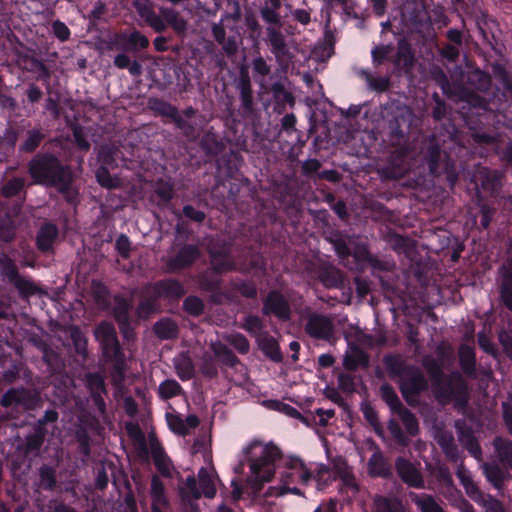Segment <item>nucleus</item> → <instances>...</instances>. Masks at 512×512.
<instances>
[{"label": "nucleus", "mask_w": 512, "mask_h": 512, "mask_svg": "<svg viewBox=\"0 0 512 512\" xmlns=\"http://www.w3.org/2000/svg\"><path fill=\"white\" fill-rule=\"evenodd\" d=\"M175 369L182 380H189L194 376V366L188 356L180 355L177 357L175 359Z\"/></svg>", "instance_id": "473e14b6"}, {"label": "nucleus", "mask_w": 512, "mask_h": 512, "mask_svg": "<svg viewBox=\"0 0 512 512\" xmlns=\"http://www.w3.org/2000/svg\"><path fill=\"white\" fill-rule=\"evenodd\" d=\"M183 307L188 314L199 316L204 310V303L196 296H189L185 299Z\"/></svg>", "instance_id": "3c124183"}, {"label": "nucleus", "mask_w": 512, "mask_h": 512, "mask_svg": "<svg viewBox=\"0 0 512 512\" xmlns=\"http://www.w3.org/2000/svg\"><path fill=\"white\" fill-rule=\"evenodd\" d=\"M93 295H94L96 302L98 303V305L100 307H102V308L107 307L109 300H108V292H107V289L105 286H103L99 283H94L93 284Z\"/></svg>", "instance_id": "69168bd1"}, {"label": "nucleus", "mask_w": 512, "mask_h": 512, "mask_svg": "<svg viewBox=\"0 0 512 512\" xmlns=\"http://www.w3.org/2000/svg\"><path fill=\"white\" fill-rule=\"evenodd\" d=\"M154 332L160 339H173L178 334V325L170 318H163L155 323Z\"/></svg>", "instance_id": "c85d7f7f"}, {"label": "nucleus", "mask_w": 512, "mask_h": 512, "mask_svg": "<svg viewBox=\"0 0 512 512\" xmlns=\"http://www.w3.org/2000/svg\"><path fill=\"white\" fill-rule=\"evenodd\" d=\"M374 512H405V508L400 499L395 496H375L373 500Z\"/></svg>", "instance_id": "6ab92c4d"}, {"label": "nucleus", "mask_w": 512, "mask_h": 512, "mask_svg": "<svg viewBox=\"0 0 512 512\" xmlns=\"http://www.w3.org/2000/svg\"><path fill=\"white\" fill-rule=\"evenodd\" d=\"M278 9H274L273 7H264L261 9L260 13L263 20L271 25L277 26V29H280L282 26L280 15L277 13Z\"/></svg>", "instance_id": "052dcab7"}, {"label": "nucleus", "mask_w": 512, "mask_h": 512, "mask_svg": "<svg viewBox=\"0 0 512 512\" xmlns=\"http://www.w3.org/2000/svg\"><path fill=\"white\" fill-rule=\"evenodd\" d=\"M263 313L265 315L273 314L280 320H288L290 318V306L283 295L272 291L264 300Z\"/></svg>", "instance_id": "9d476101"}, {"label": "nucleus", "mask_w": 512, "mask_h": 512, "mask_svg": "<svg viewBox=\"0 0 512 512\" xmlns=\"http://www.w3.org/2000/svg\"><path fill=\"white\" fill-rule=\"evenodd\" d=\"M95 337L100 342L103 355L115 363L120 370L124 364L123 354L116 336L114 326L108 322L100 323L95 329Z\"/></svg>", "instance_id": "20e7f679"}, {"label": "nucleus", "mask_w": 512, "mask_h": 512, "mask_svg": "<svg viewBox=\"0 0 512 512\" xmlns=\"http://www.w3.org/2000/svg\"><path fill=\"white\" fill-rule=\"evenodd\" d=\"M367 363V355L355 345L349 347L343 359L344 367L350 371H354L360 366H365Z\"/></svg>", "instance_id": "4be33fe9"}, {"label": "nucleus", "mask_w": 512, "mask_h": 512, "mask_svg": "<svg viewBox=\"0 0 512 512\" xmlns=\"http://www.w3.org/2000/svg\"><path fill=\"white\" fill-rule=\"evenodd\" d=\"M260 348L274 360H279L280 355L278 346L274 338L264 333L260 338L257 339Z\"/></svg>", "instance_id": "a19ab883"}, {"label": "nucleus", "mask_w": 512, "mask_h": 512, "mask_svg": "<svg viewBox=\"0 0 512 512\" xmlns=\"http://www.w3.org/2000/svg\"><path fill=\"white\" fill-rule=\"evenodd\" d=\"M240 18V9L236 5L233 14H225L222 16L219 23H213L211 26L212 35L215 41L221 46L222 51L227 56H233L238 51V43L236 38L233 36L226 37V31L224 28V22L229 19L237 21Z\"/></svg>", "instance_id": "0eeeda50"}, {"label": "nucleus", "mask_w": 512, "mask_h": 512, "mask_svg": "<svg viewBox=\"0 0 512 512\" xmlns=\"http://www.w3.org/2000/svg\"><path fill=\"white\" fill-rule=\"evenodd\" d=\"M150 451L159 473L164 477H172L175 471L174 465L157 440L150 441Z\"/></svg>", "instance_id": "f8f14e48"}, {"label": "nucleus", "mask_w": 512, "mask_h": 512, "mask_svg": "<svg viewBox=\"0 0 512 512\" xmlns=\"http://www.w3.org/2000/svg\"><path fill=\"white\" fill-rule=\"evenodd\" d=\"M156 293L159 296L169 298H179L185 294L183 286L176 280H165L155 286Z\"/></svg>", "instance_id": "cd10ccee"}, {"label": "nucleus", "mask_w": 512, "mask_h": 512, "mask_svg": "<svg viewBox=\"0 0 512 512\" xmlns=\"http://www.w3.org/2000/svg\"><path fill=\"white\" fill-rule=\"evenodd\" d=\"M212 269L217 273H225L234 269L235 265L229 255V249L226 246L216 248L209 247Z\"/></svg>", "instance_id": "4468645a"}, {"label": "nucleus", "mask_w": 512, "mask_h": 512, "mask_svg": "<svg viewBox=\"0 0 512 512\" xmlns=\"http://www.w3.org/2000/svg\"><path fill=\"white\" fill-rule=\"evenodd\" d=\"M127 41L133 48L145 49L149 45L148 38L141 34L139 31L132 32L128 37Z\"/></svg>", "instance_id": "774afa93"}, {"label": "nucleus", "mask_w": 512, "mask_h": 512, "mask_svg": "<svg viewBox=\"0 0 512 512\" xmlns=\"http://www.w3.org/2000/svg\"><path fill=\"white\" fill-rule=\"evenodd\" d=\"M88 388L92 394L105 393L104 379L97 373H89L86 376Z\"/></svg>", "instance_id": "864d4df0"}, {"label": "nucleus", "mask_w": 512, "mask_h": 512, "mask_svg": "<svg viewBox=\"0 0 512 512\" xmlns=\"http://www.w3.org/2000/svg\"><path fill=\"white\" fill-rule=\"evenodd\" d=\"M501 299L503 304L512 311V262L503 267Z\"/></svg>", "instance_id": "393cba45"}, {"label": "nucleus", "mask_w": 512, "mask_h": 512, "mask_svg": "<svg viewBox=\"0 0 512 512\" xmlns=\"http://www.w3.org/2000/svg\"><path fill=\"white\" fill-rule=\"evenodd\" d=\"M198 485L200 497L203 495L207 498H213L216 494V489L211 476L207 469L201 468L198 472Z\"/></svg>", "instance_id": "7c9ffc66"}, {"label": "nucleus", "mask_w": 512, "mask_h": 512, "mask_svg": "<svg viewBox=\"0 0 512 512\" xmlns=\"http://www.w3.org/2000/svg\"><path fill=\"white\" fill-rule=\"evenodd\" d=\"M459 358L463 372L468 376H475V354L473 348L465 344L461 345Z\"/></svg>", "instance_id": "c756f323"}, {"label": "nucleus", "mask_w": 512, "mask_h": 512, "mask_svg": "<svg viewBox=\"0 0 512 512\" xmlns=\"http://www.w3.org/2000/svg\"><path fill=\"white\" fill-rule=\"evenodd\" d=\"M237 89L239 90L240 94L253 93L250 76L245 67H242L240 70V76L237 82Z\"/></svg>", "instance_id": "e2e57ef3"}, {"label": "nucleus", "mask_w": 512, "mask_h": 512, "mask_svg": "<svg viewBox=\"0 0 512 512\" xmlns=\"http://www.w3.org/2000/svg\"><path fill=\"white\" fill-rule=\"evenodd\" d=\"M407 432L414 436L419 431L418 421L414 414L404 406L396 411Z\"/></svg>", "instance_id": "72a5a7b5"}, {"label": "nucleus", "mask_w": 512, "mask_h": 512, "mask_svg": "<svg viewBox=\"0 0 512 512\" xmlns=\"http://www.w3.org/2000/svg\"><path fill=\"white\" fill-rule=\"evenodd\" d=\"M252 69L261 89L267 92L268 85L266 77L271 74V66L262 56H257L252 60Z\"/></svg>", "instance_id": "5701e85b"}, {"label": "nucleus", "mask_w": 512, "mask_h": 512, "mask_svg": "<svg viewBox=\"0 0 512 512\" xmlns=\"http://www.w3.org/2000/svg\"><path fill=\"white\" fill-rule=\"evenodd\" d=\"M182 393V387L173 379L163 381L158 387V394L162 399H170Z\"/></svg>", "instance_id": "c9c22d12"}, {"label": "nucleus", "mask_w": 512, "mask_h": 512, "mask_svg": "<svg viewBox=\"0 0 512 512\" xmlns=\"http://www.w3.org/2000/svg\"><path fill=\"white\" fill-rule=\"evenodd\" d=\"M291 468L293 470V475L297 476L303 484H307L310 481L311 473L301 460H293Z\"/></svg>", "instance_id": "5fc2aeb1"}, {"label": "nucleus", "mask_w": 512, "mask_h": 512, "mask_svg": "<svg viewBox=\"0 0 512 512\" xmlns=\"http://www.w3.org/2000/svg\"><path fill=\"white\" fill-rule=\"evenodd\" d=\"M386 364L387 368L390 372V374L393 377H397L398 380H401L406 373L407 370H409L412 366H406L402 360L398 357H388L386 358Z\"/></svg>", "instance_id": "a18cd8bd"}, {"label": "nucleus", "mask_w": 512, "mask_h": 512, "mask_svg": "<svg viewBox=\"0 0 512 512\" xmlns=\"http://www.w3.org/2000/svg\"><path fill=\"white\" fill-rule=\"evenodd\" d=\"M168 426L174 432L180 435H186L188 433L187 425L184 420L178 415L174 413H167L166 415Z\"/></svg>", "instance_id": "603ef678"}, {"label": "nucleus", "mask_w": 512, "mask_h": 512, "mask_svg": "<svg viewBox=\"0 0 512 512\" xmlns=\"http://www.w3.org/2000/svg\"><path fill=\"white\" fill-rule=\"evenodd\" d=\"M333 468L336 475L343 482V485L350 489L353 493H357L359 490L358 484L347 462L342 459L336 460L334 462Z\"/></svg>", "instance_id": "a211bd4d"}, {"label": "nucleus", "mask_w": 512, "mask_h": 512, "mask_svg": "<svg viewBox=\"0 0 512 512\" xmlns=\"http://www.w3.org/2000/svg\"><path fill=\"white\" fill-rule=\"evenodd\" d=\"M410 498L421 512H444L439 503L431 495L411 493Z\"/></svg>", "instance_id": "a878e982"}, {"label": "nucleus", "mask_w": 512, "mask_h": 512, "mask_svg": "<svg viewBox=\"0 0 512 512\" xmlns=\"http://www.w3.org/2000/svg\"><path fill=\"white\" fill-rule=\"evenodd\" d=\"M131 305L123 298H115L113 314L118 324H125L129 321V310Z\"/></svg>", "instance_id": "ea45409f"}, {"label": "nucleus", "mask_w": 512, "mask_h": 512, "mask_svg": "<svg viewBox=\"0 0 512 512\" xmlns=\"http://www.w3.org/2000/svg\"><path fill=\"white\" fill-rule=\"evenodd\" d=\"M24 185V178L14 177L3 185L2 194L7 198L16 196L22 191Z\"/></svg>", "instance_id": "de8ad7c7"}, {"label": "nucleus", "mask_w": 512, "mask_h": 512, "mask_svg": "<svg viewBox=\"0 0 512 512\" xmlns=\"http://www.w3.org/2000/svg\"><path fill=\"white\" fill-rule=\"evenodd\" d=\"M422 364L426 371L428 372L431 382H435L443 377V371L441 365L438 363L436 359L431 356H425L423 358Z\"/></svg>", "instance_id": "49530a36"}, {"label": "nucleus", "mask_w": 512, "mask_h": 512, "mask_svg": "<svg viewBox=\"0 0 512 512\" xmlns=\"http://www.w3.org/2000/svg\"><path fill=\"white\" fill-rule=\"evenodd\" d=\"M267 91H271L276 100H282L284 102H288L291 105L294 103L292 94L286 91L285 86L281 81L273 83Z\"/></svg>", "instance_id": "8fccbe9b"}, {"label": "nucleus", "mask_w": 512, "mask_h": 512, "mask_svg": "<svg viewBox=\"0 0 512 512\" xmlns=\"http://www.w3.org/2000/svg\"><path fill=\"white\" fill-rule=\"evenodd\" d=\"M200 255V251L195 245L183 247L174 257L167 262L171 271H177L190 266Z\"/></svg>", "instance_id": "ddd939ff"}, {"label": "nucleus", "mask_w": 512, "mask_h": 512, "mask_svg": "<svg viewBox=\"0 0 512 512\" xmlns=\"http://www.w3.org/2000/svg\"><path fill=\"white\" fill-rule=\"evenodd\" d=\"M39 487L44 490H53L56 487L55 470L47 465L39 468Z\"/></svg>", "instance_id": "f704fd0d"}, {"label": "nucleus", "mask_w": 512, "mask_h": 512, "mask_svg": "<svg viewBox=\"0 0 512 512\" xmlns=\"http://www.w3.org/2000/svg\"><path fill=\"white\" fill-rule=\"evenodd\" d=\"M96 179L98 183L107 189L118 188L121 185L119 178L111 176L106 167L101 166L96 171Z\"/></svg>", "instance_id": "37998d69"}, {"label": "nucleus", "mask_w": 512, "mask_h": 512, "mask_svg": "<svg viewBox=\"0 0 512 512\" xmlns=\"http://www.w3.org/2000/svg\"><path fill=\"white\" fill-rule=\"evenodd\" d=\"M166 26L169 25L178 35L184 36L187 33L188 21L180 15V13L168 7L159 9Z\"/></svg>", "instance_id": "2eb2a0df"}, {"label": "nucleus", "mask_w": 512, "mask_h": 512, "mask_svg": "<svg viewBox=\"0 0 512 512\" xmlns=\"http://www.w3.org/2000/svg\"><path fill=\"white\" fill-rule=\"evenodd\" d=\"M458 439L461 445L477 460H482V449L473 435V432L467 428H460Z\"/></svg>", "instance_id": "412c9836"}, {"label": "nucleus", "mask_w": 512, "mask_h": 512, "mask_svg": "<svg viewBox=\"0 0 512 512\" xmlns=\"http://www.w3.org/2000/svg\"><path fill=\"white\" fill-rule=\"evenodd\" d=\"M333 318L328 315L306 311L304 330L311 338L330 341L334 336Z\"/></svg>", "instance_id": "39448f33"}, {"label": "nucleus", "mask_w": 512, "mask_h": 512, "mask_svg": "<svg viewBox=\"0 0 512 512\" xmlns=\"http://www.w3.org/2000/svg\"><path fill=\"white\" fill-rule=\"evenodd\" d=\"M266 33L271 52L275 56L276 62L281 68H288L292 62L293 55L288 48L285 36L280 29H277L275 26H268Z\"/></svg>", "instance_id": "6e6552de"}, {"label": "nucleus", "mask_w": 512, "mask_h": 512, "mask_svg": "<svg viewBox=\"0 0 512 512\" xmlns=\"http://www.w3.org/2000/svg\"><path fill=\"white\" fill-rule=\"evenodd\" d=\"M361 75L365 78L369 88L373 91L384 92L390 86V80L387 77H374L367 71H361Z\"/></svg>", "instance_id": "58836bf2"}, {"label": "nucleus", "mask_w": 512, "mask_h": 512, "mask_svg": "<svg viewBox=\"0 0 512 512\" xmlns=\"http://www.w3.org/2000/svg\"><path fill=\"white\" fill-rule=\"evenodd\" d=\"M482 469L487 480L497 489H500L510 477V474L505 469L495 463H484Z\"/></svg>", "instance_id": "aec40b11"}, {"label": "nucleus", "mask_w": 512, "mask_h": 512, "mask_svg": "<svg viewBox=\"0 0 512 512\" xmlns=\"http://www.w3.org/2000/svg\"><path fill=\"white\" fill-rule=\"evenodd\" d=\"M58 235L57 227L53 224H45L37 235V246L41 251H48Z\"/></svg>", "instance_id": "bb28decb"}, {"label": "nucleus", "mask_w": 512, "mask_h": 512, "mask_svg": "<svg viewBox=\"0 0 512 512\" xmlns=\"http://www.w3.org/2000/svg\"><path fill=\"white\" fill-rule=\"evenodd\" d=\"M395 466L403 482L415 488H424L422 474L410 461L399 457L396 459Z\"/></svg>", "instance_id": "9b49d317"}, {"label": "nucleus", "mask_w": 512, "mask_h": 512, "mask_svg": "<svg viewBox=\"0 0 512 512\" xmlns=\"http://www.w3.org/2000/svg\"><path fill=\"white\" fill-rule=\"evenodd\" d=\"M432 389L437 400L442 404L454 400L463 407L467 403V383L459 373H451L447 379L444 376L441 377L432 383Z\"/></svg>", "instance_id": "7ed1b4c3"}, {"label": "nucleus", "mask_w": 512, "mask_h": 512, "mask_svg": "<svg viewBox=\"0 0 512 512\" xmlns=\"http://www.w3.org/2000/svg\"><path fill=\"white\" fill-rule=\"evenodd\" d=\"M436 442L442 448L446 457L454 463H457L460 459L459 451L454 443L453 435L445 430L438 429L434 436Z\"/></svg>", "instance_id": "dca6fc26"}, {"label": "nucleus", "mask_w": 512, "mask_h": 512, "mask_svg": "<svg viewBox=\"0 0 512 512\" xmlns=\"http://www.w3.org/2000/svg\"><path fill=\"white\" fill-rule=\"evenodd\" d=\"M3 407L20 406L21 407V389H9L1 398Z\"/></svg>", "instance_id": "4d7b16f0"}, {"label": "nucleus", "mask_w": 512, "mask_h": 512, "mask_svg": "<svg viewBox=\"0 0 512 512\" xmlns=\"http://www.w3.org/2000/svg\"><path fill=\"white\" fill-rule=\"evenodd\" d=\"M44 437L41 433H34L26 437L25 453L37 452L43 444Z\"/></svg>", "instance_id": "680f3d73"}, {"label": "nucleus", "mask_w": 512, "mask_h": 512, "mask_svg": "<svg viewBox=\"0 0 512 512\" xmlns=\"http://www.w3.org/2000/svg\"><path fill=\"white\" fill-rule=\"evenodd\" d=\"M380 392L382 399L387 403L392 411L396 412L403 406L394 389L390 385H382Z\"/></svg>", "instance_id": "c03bdc74"}, {"label": "nucleus", "mask_w": 512, "mask_h": 512, "mask_svg": "<svg viewBox=\"0 0 512 512\" xmlns=\"http://www.w3.org/2000/svg\"><path fill=\"white\" fill-rule=\"evenodd\" d=\"M241 327L245 329L251 336L255 337L256 340L265 333L264 325L261 319L257 316H247Z\"/></svg>", "instance_id": "e433bc0d"}, {"label": "nucleus", "mask_w": 512, "mask_h": 512, "mask_svg": "<svg viewBox=\"0 0 512 512\" xmlns=\"http://www.w3.org/2000/svg\"><path fill=\"white\" fill-rule=\"evenodd\" d=\"M403 397L412 402L414 397L428 387V383L422 372L416 368L411 367L406 371L403 378L398 380Z\"/></svg>", "instance_id": "1a4fd4ad"}, {"label": "nucleus", "mask_w": 512, "mask_h": 512, "mask_svg": "<svg viewBox=\"0 0 512 512\" xmlns=\"http://www.w3.org/2000/svg\"><path fill=\"white\" fill-rule=\"evenodd\" d=\"M494 456L505 467L512 469V441L502 437L493 440Z\"/></svg>", "instance_id": "f3484780"}, {"label": "nucleus", "mask_w": 512, "mask_h": 512, "mask_svg": "<svg viewBox=\"0 0 512 512\" xmlns=\"http://www.w3.org/2000/svg\"><path fill=\"white\" fill-rule=\"evenodd\" d=\"M15 238V227L9 214L0 211V241L11 242Z\"/></svg>", "instance_id": "2f4dec72"}, {"label": "nucleus", "mask_w": 512, "mask_h": 512, "mask_svg": "<svg viewBox=\"0 0 512 512\" xmlns=\"http://www.w3.org/2000/svg\"><path fill=\"white\" fill-rule=\"evenodd\" d=\"M43 135L38 130H32L28 132V137L23 143L21 149L26 152L34 151L40 144Z\"/></svg>", "instance_id": "13d9d810"}, {"label": "nucleus", "mask_w": 512, "mask_h": 512, "mask_svg": "<svg viewBox=\"0 0 512 512\" xmlns=\"http://www.w3.org/2000/svg\"><path fill=\"white\" fill-rule=\"evenodd\" d=\"M370 473L375 476H386L388 469L385 467L381 456L374 454L369 460Z\"/></svg>", "instance_id": "bf43d9fd"}, {"label": "nucleus", "mask_w": 512, "mask_h": 512, "mask_svg": "<svg viewBox=\"0 0 512 512\" xmlns=\"http://www.w3.org/2000/svg\"><path fill=\"white\" fill-rule=\"evenodd\" d=\"M151 496L152 505H166L167 499L164 493V485L162 481L157 477L153 476L151 480Z\"/></svg>", "instance_id": "79ce46f5"}, {"label": "nucleus", "mask_w": 512, "mask_h": 512, "mask_svg": "<svg viewBox=\"0 0 512 512\" xmlns=\"http://www.w3.org/2000/svg\"><path fill=\"white\" fill-rule=\"evenodd\" d=\"M39 402V396L36 392L21 389V407L26 410H31L37 407Z\"/></svg>", "instance_id": "6e6d98bb"}, {"label": "nucleus", "mask_w": 512, "mask_h": 512, "mask_svg": "<svg viewBox=\"0 0 512 512\" xmlns=\"http://www.w3.org/2000/svg\"><path fill=\"white\" fill-rule=\"evenodd\" d=\"M224 339L242 354H246L250 349L248 340L240 333L225 335Z\"/></svg>", "instance_id": "09e8293b"}, {"label": "nucleus", "mask_w": 512, "mask_h": 512, "mask_svg": "<svg viewBox=\"0 0 512 512\" xmlns=\"http://www.w3.org/2000/svg\"><path fill=\"white\" fill-rule=\"evenodd\" d=\"M29 174L35 183L55 187L68 201L76 197L72 188L73 174L70 167L63 165L51 154L36 155L29 162Z\"/></svg>", "instance_id": "f257e3e1"}, {"label": "nucleus", "mask_w": 512, "mask_h": 512, "mask_svg": "<svg viewBox=\"0 0 512 512\" xmlns=\"http://www.w3.org/2000/svg\"><path fill=\"white\" fill-rule=\"evenodd\" d=\"M115 147L109 145H103L99 148L98 158L104 165H112L114 159L113 156L117 153Z\"/></svg>", "instance_id": "338daca9"}, {"label": "nucleus", "mask_w": 512, "mask_h": 512, "mask_svg": "<svg viewBox=\"0 0 512 512\" xmlns=\"http://www.w3.org/2000/svg\"><path fill=\"white\" fill-rule=\"evenodd\" d=\"M200 370L204 376L209 378L217 376L218 373L217 366L212 357L209 355H204L200 365Z\"/></svg>", "instance_id": "0e129e2a"}, {"label": "nucleus", "mask_w": 512, "mask_h": 512, "mask_svg": "<svg viewBox=\"0 0 512 512\" xmlns=\"http://www.w3.org/2000/svg\"><path fill=\"white\" fill-rule=\"evenodd\" d=\"M247 457L251 470V481L262 484L272 479L274 462L281 453L277 446L260 441L252 442L247 448Z\"/></svg>", "instance_id": "f03ea898"}, {"label": "nucleus", "mask_w": 512, "mask_h": 512, "mask_svg": "<svg viewBox=\"0 0 512 512\" xmlns=\"http://www.w3.org/2000/svg\"><path fill=\"white\" fill-rule=\"evenodd\" d=\"M397 62L406 68H411L414 64L413 51L406 41L398 43Z\"/></svg>", "instance_id": "4c0bfd02"}, {"label": "nucleus", "mask_w": 512, "mask_h": 512, "mask_svg": "<svg viewBox=\"0 0 512 512\" xmlns=\"http://www.w3.org/2000/svg\"><path fill=\"white\" fill-rule=\"evenodd\" d=\"M210 349L213 351L215 357L226 366L233 367L239 362L234 353L220 341L211 342Z\"/></svg>", "instance_id": "b1692460"}, {"label": "nucleus", "mask_w": 512, "mask_h": 512, "mask_svg": "<svg viewBox=\"0 0 512 512\" xmlns=\"http://www.w3.org/2000/svg\"><path fill=\"white\" fill-rule=\"evenodd\" d=\"M1 273L12 283L22 296H31L38 292V287L29 278L19 274L14 261L6 254H0Z\"/></svg>", "instance_id": "423d86ee"}]
</instances>
